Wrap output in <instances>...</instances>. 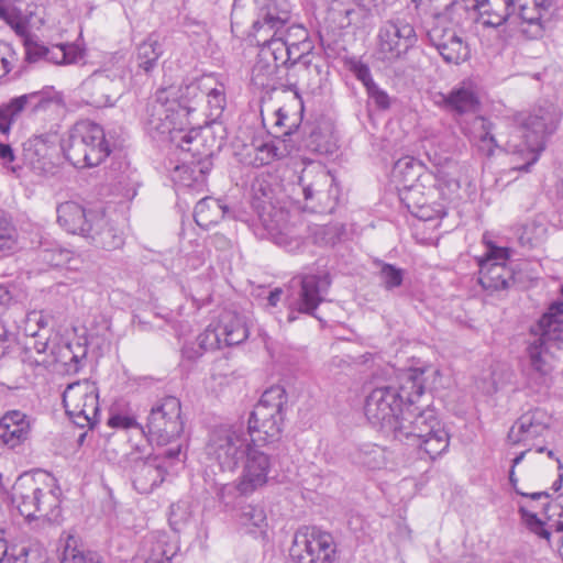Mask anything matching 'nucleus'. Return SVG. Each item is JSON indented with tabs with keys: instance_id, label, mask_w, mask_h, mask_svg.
Wrapping results in <instances>:
<instances>
[{
	"instance_id": "nucleus-1",
	"label": "nucleus",
	"mask_w": 563,
	"mask_h": 563,
	"mask_svg": "<svg viewBox=\"0 0 563 563\" xmlns=\"http://www.w3.org/2000/svg\"><path fill=\"white\" fill-rule=\"evenodd\" d=\"M440 375L439 369L411 368L400 377V385L384 386L373 389L365 400L364 411L369 423L386 435L393 437L406 402L411 401V395L422 396L430 377Z\"/></svg>"
},
{
	"instance_id": "nucleus-2",
	"label": "nucleus",
	"mask_w": 563,
	"mask_h": 563,
	"mask_svg": "<svg viewBox=\"0 0 563 563\" xmlns=\"http://www.w3.org/2000/svg\"><path fill=\"white\" fill-rule=\"evenodd\" d=\"M558 108L545 101L529 112H519L514 117L510 137L505 151L525 161L514 168L528 172L545 147L547 137L555 132L560 122Z\"/></svg>"
},
{
	"instance_id": "nucleus-3",
	"label": "nucleus",
	"mask_w": 563,
	"mask_h": 563,
	"mask_svg": "<svg viewBox=\"0 0 563 563\" xmlns=\"http://www.w3.org/2000/svg\"><path fill=\"white\" fill-rule=\"evenodd\" d=\"M422 396L411 395L406 402L393 438L412 443L423 451L431 460L448 451L450 435L430 405L419 406Z\"/></svg>"
},
{
	"instance_id": "nucleus-4",
	"label": "nucleus",
	"mask_w": 563,
	"mask_h": 563,
	"mask_svg": "<svg viewBox=\"0 0 563 563\" xmlns=\"http://www.w3.org/2000/svg\"><path fill=\"white\" fill-rule=\"evenodd\" d=\"M62 492L54 477L20 476L12 488V501L27 520L43 519L58 523L62 519Z\"/></svg>"
},
{
	"instance_id": "nucleus-5",
	"label": "nucleus",
	"mask_w": 563,
	"mask_h": 563,
	"mask_svg": "<svg viewBox=\"0 0 563 563\" xmlns=\"http://www.w3.org/2000/svg\"><path fill=\"white\" fill-rule=\"evenodd\" d=\"M563 350V302L552 303L530 329L527 355L530 371L540 378L551 371V360Z\"/></svg>"
},
{
	"instance_id": "nucleus-6",
	"label": "nucleus",
	"mask_w": 563,
	"mask_h": 563,
	"mask_svg": "<svg viewBox=\"0 0 563 563\" xmlns=\"http://www.w3.org/2000/svg\"><path fill=\"white\" fill-rule=\"evenodd\" d=\"M67 161L76 168H92L111 154L104 130L90 120L76 122L62 142Z\"/></svg>"
},
{
	"instance_id": "nucleus-7",
	"label": "nucleus",
	"mask_w": 563,
	"mask_h": 563,
	"mask_svg": "<svg viewBox=\"0 0 563 563\" xmlns=\"http://www.w3.org/2000/svg\"><path fill=\"white\" fill-rule=\"evenodd\" d=\"M128 73L125 55L119 52L110 54L100 68L81 82L79 89L84 100L96 108L113 106L124 90Z\"/></svg>"
},
{
	"instance_id": "nucleus-8",
	"label": "nucleus",
	"mask_w": 563,
	"mask_h": 563,
	"mask_svg": "<svg viewBox=\"0 0 563 563\" xmlns=\"http://www.w3.org/2000/svg\"><path fill=\"white\" fill-rule=\"evenodd\" d=\"M286 399L280 386H273L263 393L247 421L245 432L251 445L263 448L279 439Z\"/></svg>"
},
{
	"instance_id": "nucleus-9",
	"label": "nucleus",
	"mask_w": 563,
	"mask_h": 563,
	"mask_svg": "<svg viewBox=\"0 0 563 563\" xmlns=\"http://www.w3.org/2000/svg\"><path fill=\"white\" fill-rule=\"evenodd\" d=\"M181 444L164 449L146 457L139 449L124 455L122 467L129 471L133 487L140 494H150L163 483L167 467L181 461Z\"/></svg>"
},
{
	"instance_id": "nucleus-10",
	"label": "nucleus",
	"mask_w": 563,
	"mask_h": 563,
	"mask_svg": "<svg viewBox=\"0 0 563 563\" xmlns=\"http://www.w3.org/2000/svg\"><path fill=\"white\" fill-rule=\"evenodd\" d=\"M417 42L415 26L405 18L391 16L378 26L373 56L385 67H394L406 60Z\"/></svg>"
},
{
	"instance_id": "nucleus-11",
	"label": "nucleus",
	"mask_w": 563,
	"mask_h": 563,
	"mask_svg": "<svg viewBox=\"0 0 563 563\" xmlns=\"http://www.w3.org/2000/svg\"><path fill=\"white\" fill-rule=\"evenodd\" d=\"M249 448L251 442L242 427L220 426L209 433L206 454L221 471L234 472Z\"/></svg>"
},
{
	"instance_id": "nucleus-12",
	"label": "nucleus",
	"mask_w": 563,
	"mask_h": 563,
	"mask_svg": "<svg viewBox=\"0 0 563 563\" xmlns=\"http://www.w3.org/2000/svg\"><path fill=\"white\" fill-rule=\"evenodd\" d=\"M148 440L158 446L183 445L184 421L181 404L177 397L167 396L152 406L145 426Z\"/></svg>"
},
{
	"instance_id": "nucleus-13",
	"label": "nucleus",
	"mask_w": 563,
	"mask_h": 563,
	"mask_svg": "<svg viewBox=\"0 0 563 563\" xmlns=\"http://www.w3.org/2000/svg\"><path fill=\"white\" fill-rule=\"evenodd\" d=\"M305 208L317 213H330L338 203L339 188L334 177L320 163L305 166L298 179Z\"/></svg>"
},
{
	"instance_id": "nucleus-14",
	"label": "nucleus",
	"mask_w": 563,
	"mask_h": 563,
	"mask_svg": "<svg viewBox=\"0 0 563 563\" xmlns=\"http://www.w3.org/2000/svg\"><path fill=\"white\" fill-rule=\"evenodd\" d=\"M179 107L174 100L167 99L159 89L148 99L143 118L144 126L153 140L166 142L177 129L187 128L191 120H187L186 111L177 113Z\"/></svg>"
},
{
	"instance_id": "nucleus-15",
	"label": "nucleus",
	"mask_w": 563,
	"mask_h": 563,
	"mask_svg": "<svg viewBox=\"0 0 563 563\" xmlns=\"http://www.w3.org/2000/svg\"><path fill=\"white\" fill-rule=\"evenodd\" d=\"M66 413L80 428L92 427L99 415V395L96 383L84 379L69 384L63 393Z\"/></svg>"
},
{
	"instance_id": "nucleus-16",
	"label": "nucleus",
	"mask_w": 563,
	"mask_h": 563,
	"mask_svg": "<svg viewBox=\"0 0 563 563\" xmlns=\"http://www.w3.org/2000/svg\"><path fill=\"white\" fill-rule=\"evenodd\" d=\"M510 256L509 249L486 243V252L478 257V283L488 294L509 289L516 282L515 273L506 265Z\"/></svg>"
},
{
	"instance_id": "nucleus-17",
	"label": "nucleus",
	"mask_w": 563,
	"mask_h": 563,
	"mask_svg": "<svg viewBox=\"0 0 563 563\" xmlns=\"http://www.w3.org/2000/svg\"><path fill=\"white\" fill-rule=\"evenodd\" d=\"M290 556L296 563H335L334 538L316 527L298 532L290 548Z\"/></svg>"
},
{
	"instance_id": "nucleus-18",
	"label": "nucleus",
	"mask_w": 563,
	"mask_h": 563,
	"mask_svg": "<svg viewBox=\"0 0 563 563\" xmlns=\"http://www.w3.org/2000/svg\"><path fill=\"white\" fill-rule=\"evenodd\" d=\"M328 276L305 275L300 278L299 289L288 303L289 312L287 322L291 323L299 319V314H307L321 320L316 311L324 300V295L330 287Z\"/></svg>"
},
{
	"instance_id": "nucleus-19",
	"label": "nucleus",
	"mask_w": 563,
	"mask_h": 563,
	"mask_svg": "<svg viewBox=\"0 0 563 563\" xmlns=\"http://www.w3.org/2000/svg\"><path fill=\"white\" fill-rule=\"evenodd\" d=\"M274 460L269 453L251 445L243 456V467L235 482V489L243 496H250L266 486L272 473Z\"/></svg>"
},
{
	"instance_id": "nucleus-20",
	"label": "nucleus",
	"mask_w": 563,
	"mask_h": 563,
	"mask_svg": "<svg viewBox=\"0 0 563 563\" xmlns=\"http://www.w3.org/2000/svg\"><path fill=\"white\" fill-rule=\"evenodd\" d=\"M256 19L252 24V35L282 34L290 23L291 4L288 0H256Z\"/></svg>"
},
{
	"instance_id": "nucleus-21",
	"label": "nucleus",
	"mask_w": 563,
	"mask_h": 563,
	"mask_svg": "<svg viewBox=\"0 0 563 563\" xmlns=\"http://www.w3.org/2000/svg\"><path fill=\"white\" fill-rule=\"evenodd\" d=\"M551 5L549 0H514L511 21L519 25L520 32L527 38H539L543 34L544 16Z\"/></svg>"
},
{
	"instance_id": "nucleus-22",
	"label": "nucleus",
	"mask_w": 563,
	"mask_h": 563,
	"mask_svg": "<svg viewBox=\"0 0 563 563\" xmlns=\"http://www.w3.org/2000/svg\"><path fill=\"white\" fill-rule=\"evenodd\" d=\"M552 422L547 410L536 408L521 415L508 432L511 444L529 445L532 440L543 437Z\"/></svg>"
},
{
	"instance_id": "nucleus-23",
	"label": "nucleus",
	"mask_w": 563,
	"mask_h": 563,
	"mask_svg": "<svg viewBox=\"0 0 563 563\" xmlns=\"http://www.w3.org/2000/svg\"><path fill=\"white\" fill-rule=\"evenodd\" d=\"M0 19L3 20L18 36L25 40L26 59L35 63L46 60L47 46L29 40L30 20L11 0H0Z\"/></svg>"
},
{
	"instance_id": "nucleus-24",
	"label": "nucleus",
	"mask_w": 563,
	"mask_h": 563,
	"mask_svg": "<svg viewBox=\"0 0 563 563\" xmlns=\"http://www.w3.org/2000/svg\"><path fill=\"white\" fill-rule=\"evenodd\" d=\"M428 38L446 63L460 64L470 56L468 45L452 27L437 24L428 31Z\"/></svg>"
},
{
	"instance_id": "nucleus-25",
	"label": "nucleus",
	"mask_w": 563,
	"mask_h": 563,
	"mask_svg": "<svg viewBox=\"0 0 563 563\" xmlns=\"http://www.w3.org/2000/svg\"><path fill=\"white\" fill-rule=\"evenodd\" d=\"M433 102L454 115L475 113L481 106L479 98L471 82H462L448 93L435 92Z\"/></svg>"
},
{
	"instance_id": "nucleus-26",
	"label": "nucleus",
	"mask_w": 563,
	"mask_h": 563,
	"mask_svg": "<svg viewBox=\"0 0 563 563\" xmlns=\"http://www.w3.org/2000/svg\"><path fill=\"white\" fill-rule=\"evenodd\" d=\"M32 419L20 410L7 411L0 418V448L16 450L30 439Z\"/></svg>"
},
{
	"instance_id": "nucleus-27",
	"label": "nucleus",
	"mask_w": 563,
	"mask_h": 563,
	"mask_svg": "<svg viewBox=\"0 0 563 563\" xmlns=\"http://www.w3.org/2000/svg\"><path fill=\"white\" fill-rule=\"evenodd\" d=\"M85 238L107 251L117 250L124 243L122 231L102 210L91 212L90 224Z\"/></svg>"
},
{
	"instance_id": "nucleus-28",
	"label": "nucleus",
	"mask_w": 563,
	"mask_h": 563,
	"mask_svg": "<svg viewBox=\"0 0 563 563\" xmlns=\"http://www.w3.org/2000/svg\"><path fill=\"white\" fill-rule=\"evenodd\" d=\"M475 21L484 27H498L511 20L514 0H478Z\"/></svg>"
},
{
	"instance_id": "nucleus-29",
	"label": "nucleus",
	"mask_w": 563,
	"mask_h": 563,
	"mask_svg": "<svg viewBox=\"0 0 563 563\" xmlns=\"http://www.w3.org/2000/svg\"><path fill=\"white\" fill-rule=\"evenodd\" d=\"M87 211L81 205L75 201H65L57 206L58 224L71 234L85 236L90 224L91 212Z\"/></svg>"
},
{
	"instance_id": "nucleus-30",
	"label": "nucleus",
	"mask_w": 563,
	"mask_h": 563,
	"mask_svg": "<svg viewBox=\"0 0 563 563\" xmlns=\"http://www.w3.org/2000/svg\"><path fill=\"white\" fill-rule=\"evenodd\" d=\"M59 563H104L103 558L93 550L86 549L71 533H62L58 541Z\"/></svg>"
},
{
	"instance_id": "nucleus-31",
	"label": "nucleus",
	"mask_w": 563,
	"mask_h": 563,
	"mask_svg": "<svg viewBox=\"0 0 563 563\" xmlns=\"http://www.w3.org/2000/svg\"><path fill=\"white\" fill-rule=\"evenodd\" d=\"M202 76L187 85L178 87L170 86L161 88L162 92H165L167 99L174 100L179 107H177V113L180 110L186 111L187 120H190L191 114L196 111V104L202 100L201 96Z\"/></svg>"
},
{
	"instance_id": "nucleus-32",
	"label": "nucleus",
	"mask_w": 563,
	"mask_h": 563,
	"mask_svg": "<svg viewBox=\"0 0 563 563\" xmlns=\"http://www.w3.org/2000/svg\"><path fill=\"white\" fill-rule=\"evenodd\" d=\"M260 46L258 55L278 68H289V47L282 41V34L253 35Z\"/></svg>"
},
{
	"instance_id": "nucleus-33",
	"label": "nucleus",
	"mask_w": 563,
	"mask_h": 563,
	"mask_svg": "<svg viewBox=\"0 0 563 563\" xmlns=\"http://www.w3.org/2000/svg\"><path fill=\"white\" fill-rule=\"evenodd\" d=\"M202 99H206L209 117L219 118L227 106L225 86L214 74L202 75Z\"/></svg>"
},
{
	"instance_id": "nucleus-34",
	"label": "nucleus",
	"mask_w": 563,
	"mask_h": 563,
	"mask_svg": "<svg viewBox=\"0 0 563 563\" xmlns=\"http://www.w3.org/2000/svg\"><path fill=\"white\" fill-rule=\"evenodd\" d=\"M218 324L225 346L238 345L249 338L244 318L233 311H223Z\"/></svg>"
},
{
	"instance_id": "nucleus-35",
	"label": "nucleus",
	"mask_w": 563,
	"mask_h": 563,
	"mask_svg": "<svg viewBox=\"0 0 563 563\" xmlns=\"http://www.w3.org/2000/svg\"><path fill=\"white\" fill-rule=\"evenodd\" d=\"M471 141L475 144L477 151L486 157H492L495 151L499 148V144L493 134L492 122L483 117L474 119L471 128Z\"/></svg>"
},
{
	"instance_id": "nucleus-36",
	"label": "nucleus",
	"mask_w": 563,
	"mask_h": 563,
	"mask_svg": "<svg viewBox=\"0 0 563 563\" xmlns=\"http://www.w3.org/2000/svg\"><path fill=\"white\" fill-rule=\"evenodd\" d=\"M71 258V252L54 240L41 236L36 249V260L47 267H60Z\"/></svg>"
},
{
	"instance_id": "nucleus-37",
	"label": "nucleus",
	"mask_w": 563,
	"mask_h": 563,
	"mask_svg": "<svg viewBox=\"0 0 563 563\" xmlns=\"http://www.w3.org/2000/svg\"><path fill=\"white\" fill-rule=\"evenodd\" d=\"M143 556L158 559L170 563L176 554V545L169 542L168 536L164 532H155L145 537L142 544Z\"/></svg>"
},
{
	"instance_id": "nucleus-38",
	"label": "nucleus",
	"mask_w": 563,
	"mask_h": 563,
	"mask_svg": "<svg viewBox=\"0 0 563 563\" xmlns=\"http://www.w3.org/2000/svg\"><path fill=\"white\" fill-rule=\"evenodd\" d=\"M163 55L162 44L159 43L158 35L151 33L142 43L136 47V65L139 69L150 74L157 66V62Z\"/></svg>"
},
{
	"instance_id": "nucleus-39",
	"label": "nucleus",
	"mask_w": 563,
	"mask_h": 563,
	"mask_svg": "<svg viewBox=\"0 0 563 563\" xmlns=\"http://www.w3.org/2000/svg\"><path fill=\"white\" fill-rule=\"evenodd\" d=\"M350 459L354 464L369 470L380 468L386 463L385 450L382 446L369 442L357 444L350 452Z\"/></svg>"
},
{
	"instance_id": "nucleus-40",
	"label": "nucleus",
	"mask_w": 563,
	"mask_h": 563,
	"mask_svg": "<svg viewBox=\"0 0 563 563\" xmlns=\"http://www.w3.org/2000/svg\"><path fill=\"white\" fill-rule=\"evenodd\" d=\"M225 211L219 200L206 197L196 203L194 219L199 227L208 229L223 219Z\"/></svg>"
},
{
	"instance_id": "nucleus-41",
	"label": "nucleus",
	"mask_w": 563,
	"mask_h": 563,
	"mask_svg": "<svg viewBox=\"0 0 563 563\" xmlns=\"http://www.w3.org/2000/svg\"><path fill=\"white\" fill-rule=\"evenodd\" d=\"M547 223L543 218L538 217L526 222L517 229L518 242L528 250L540 246L547 239Z\"/></svg>"
},
{
	"instance_id": "nucleus-42",
	"label": "nucleus",
	"mask_w": 563,
	"mask_h": 563,
	"mask_svg": "<svg viewBox=\"0 0 563 563\" xmlns=\"http://www.w3.org/2000/svg\"><path fill=\"white\" fill-rule=\"evenodd\" d=\"M23 97L26 100L25 103L30 114L45 112L52 107L59 106L62 101L59 93L52 86H46L41 90L25 93Z\"/></svg>"
},
{
	"instance_id": "nucleus-43",
	"label": "nucleus",
	"mask_w": 563,
	"mask_h": 563,
	"mask_svg": "<svg viewBox=\"0 0 563 563\" xmlns=\"http://www.w3.org/2000/svg\"><path fill=\"white\" fill-rule=\"evenodd\" d=\"M279 68L257 55L256 63L252 68L251 82L255 88L274 90L276 89Z\"/></svg>"
},
{
	"instance_id": "nucleus-44",
	"label": "nucleus",
	"mask_w": 563,
	"mask_h": 563,
	"mask_svg": "<svg viewBox=\"0 0 563 563\" xmlns=\"http://www.w3.org/2000/svg\"><path fill=\"white\" fill-rule=\"evenodd\" d=\"M284 157V153L274 141L253 144L245 156V163L253 167H262Z\"/></svg>"
},
{
	"instance_id": "nucleus-45",
	"label": "nucleus",
	"mask_w": 563,
	"mask_h": 563,
	"mask_svg": "<svg viewBox=\"0 0 563 563\" xmlns=\"http://www.w3.org/2000/svg\"><path fill=\"white\" fill-rule=\"evenodd\" d=\"M199 136L200 130L194 128L191 123L187 128H181L179 130L176 129L167 141L184 153L190 154L191 157H196L200 155L198 146L200 144Z\"/></svg>"
},
{
	"instance_id": "nucleus-46",
	"label": "nucleus",
	"mask_w": 563,
	"mask_h": 563,
	"mask_svg": "<svg viewBox=\"0 0 563 563\" xmlns=\"http://www.w3.org/2000/svg\"><path fill=\"white\" fill-rule=\"evenodd\" d=\"M239 522L245 527L250 533L265 534L267 528L266 512L262 506L246 505L241 508Z\"/></svg>"
},
{
	"instance_id": "nucleus-47",
	"label": "nucleus",
	"mask_w": 563,
	"mask_h": 563,
	"mask_svg": "<svg viewBox=\"0 0 563 563\" xmlns=\"http://www.w3.org/2000/svg\"><path fill=\"white\" fill-rule=\"evenodd\" d=\"M23 95L10 99L7 103L0 106V132L3 135L10 133L12 124L27 111Z\"/></svg>"
},
{
	"instance_id": "nucleus-48",
	"label": "nucleus",
	"mask_w": 563,
	"mask_h": 563,
	"mask_svg": "<svg viewBox=\"0 0 563 563\" xmlns=\"http://www.w3.org/2000/svg\"><path fill=\"white\" fill-rule=\"evenodd\" d=\"M7 563H46L43 548L33 543L10 545Z\"/></svg>"
},
{
	"instance_id": "nucleus-49",
	"label": "nucleus",
	"mask_w": 563,
	"mask_h": 563,
	"mask_svg": "<svg viewBox=\"0 0 563 563\" xmlns=\"http://www.w3.org/2000/svg\"><path fill=\"white\" fill-rule=\"evenodd\" d=\"M288 47L289 68L299 65L303 71L311 73L313 70L317 75L320 74V66L312 64V43L297 44Z\"/></svg>"
},
{
	"instance_id": "nucleus-50",
	"label": "nucleus",
	"mask_w": 563,
	"mask_h": 563,
	"mask_svg": "<svg viewBox=\"0 0 563 563\" xmlns=\"http://www.w3.org/2000/svg\"><path fill=\"white\" fill-rule=\"evenodd\" d=\"M399 199L409 212L423 218L420 212L424 208V197L420 186H410L400 190Z\"/></svg>"
},
{
	"instance_id": "nucleus-51",
	"label": "nucleus",
	"mask_w": 563,
	"mask_h": 563,
	"mask_svg": "<svg viewBox=\"0 0 563 563\" xmlns=\"http://www.w3.org/2000/svg\"><path fill=\"white\" fill-rule=\"evenodd\" d=\"M16 246V230L4 218H0V258L13 253Z\"/></svg>"
},
{
	"instance_id": "nucleus-52",
	"label": "nucleus",
	"mask_w": 563,
	"mask_h": 563,
	"mask_svg": "<svg viewBox=\"0 0 563 563\" xmlns=\"http://www.w3.org/2000/svg\"><path fill=\"white\" fill-rule=\"evenodd\" d=\"M305 147L317 154H328L332 152L333 144L328 134H324L319 128H314L306 137Z\"/></svg>"
},
{
	"instance_id": "nucleus-53",
	"label": "nucleus",
	"mask_w": 563,
	"mask_h": 563,
	"mask_svg": "<svg viewBox=\"0 0 563 563\" xmlns=\"http://www.w3.org/2000/svg\"><path fill=\"white\" fill-rule=\"evenodd\" d=\"M197 343L201 350L200 354L208 350L220 349L224 345L218 322L216 324H209L206 330L198 335Z\"/></svg>"
},
{
	"instance_id": "nucleus-54",
	"label": "nucleus",
	"mask_w": 563,
	"mask_h": 563,
	"mask_svg": "<svg viewBox=\"0 0 563 563\" xmlns=\"http://www.w3.org/2000/svg\"><path fill=\"white\" fill-rule=\"evenodd\" d=\"M282 41L287 46L312 43L308 30L300 24H288L283 29Z\"/></svg>"
},
{
	"instance_id": "nucleus-55",
	"label": "nucleus",
	"mask_w": 563,
	"mask_h": 563,
	"mask_svg": "<svg viewBox=\"0 0 563 563\" xmlns=\"http://www.w3.org/2000/svg\"><path fill=\"white\" fill-rule=\"evenodd\" d=\"M519 512L521 515L522 520L525 521L527 528L538 537L550 541L551 532L545 529L544 522L538 518V516L528 509L526 507L520 506Z\"/></svg>"
},
{
	"instance_id": "nucleus-56",
	"label": "nucleus",
	"mask_w": 563,
	"mask_h": 563,
	"mask_svg": "<svg viewBox=\"0 0 563 563\" xmlns=\"http://www.w3.org/2000/svg\"><path fill=\"white\" fill-rule=\"evenodd\" d=\"M380 279L386 289L399 287L402 284L404 271L391 264H382L379 272Z\"/></svg>"
},
{
	"instance_id": "nucleus-57",
	"label": "nucleus",
	"mask_w": 563,
	"mask_h": 563,
	"mask_svg": "<svg viewBox=\"0 0 563 563\" xmlns=\"http://www.w3.org/2000/svg\"><path fill=\"white\" fill-rule=\"evenodd\" d=\"M467 13V4L464 0H450L439 16L450 20L452 23L460 24L462 16Z\"/></svg>"
},
{
	"instance_id": "nucleus-58",
	"label": "nucleus",
	"mask_w": 563,
	"mask_h": 563,
	"mask_svg": "<svg viewBox=\"0 0 563 563\" xmlns=\"http://www.w3.org/2000/svg\"><path fill=\"white\" fill-rule=\"evenodd\" d=\"M437 187L445 199L452 200L457 195L461 185L456 178L443 174L438 177Z\"/></svg>"
},
{
	"instance_id": "nucleus-59",
	"label": "nucleus",
	"mask_w": 563,
	"mask_h": 563,
	"mask_svg": "<svg viewBox=\"0 0 563 563\" xmlns=\"http://www.w3.org/2000/svg\"><path fill=\"white\" fill-rule=\"evenodd\" d=\"M369 100L375 104V107L379 110H387L390 107V98L388 93L380 89L379 86L375 82L371 87L366 89Z\"/></svg>"
},
{
	"instance_id": "nucleus-60",
	"label": "nucleus",
	"mask_w": 563,
	"mask_h": 563,
	"mask_svg": "<svg viewBox=\"0 0 563 563\" xmlns=\"http://www.w3.org/2000/svg\"><path fill=\"white\" fill-rule=\"evenodd\" d=\"M274 241L277 245L284 247L288 252H297L302 245V240L297 236H290L286 232L279 231L275 233Z\"/></svg>"
},
{
	"instance_id": "nucleus-61",
	"label": "nucleus",
	"mask_w": 563,
	"mask_h": 563,
	"mask_svg": "<svg viewBox=\"0 0 563 563\" xmlns=\"http://www.w3.org/2000/svg\"><path fill=\"white\" fill-rule=\"evenodd\" d=\"M108 424L112 428L121 429L139 428L143 433H145V430L139 426L137 421L133 417L124 415H112L108 420Z\"/></svg>"
},
{
	"instance_id": "nucleus-62",
	"label": "nucleus",
	"mask_w": 563,
	"mask_h": 563,
	"mask_svg": "<svg viewBox=\"0 0 563 563\" xmlns=\"http://www.w3.org/2000/svg\"><path fill=\"white\" fill-rule=\"evenodd\" d=\"M351 70L353 71L355 77L360 81H362V84L365 86L366 89L375 84V81L373 80L369 67L366 64L361 63V62H355L352 64Z\"/></svg>"
},
{
	"instance_id": "nucleus-63",
	"label": "nucleus",
	"mask_w": 563,
	"mask_h": 563,
	"mask_svg": "<svg viewBox=\"0 0 563 563\" xmlns=\"http://www.w3.org/2000/svg\"><path fill=\"white\" fill-rule=\"evenodd\" d=\"M15 343V334L9 332L3 322L0 321V358Z\"/></svg>"
},
{
	"instance_id": "nucleus-64",
	"label": "nucleus",
	"mask_w": 563,
	"mask_h": 563,
	"mask_svg": "<svg viewBox=\"0 0 563 563\" xmlns=\"http://www.w3.org/2000/svg\"><path fill=\"white\" fill-rule=\"evenodd\" d=\"M46 60L56 65H64L67 60L64 44L47 47Z\"/></svg>"
}]
</instances>
